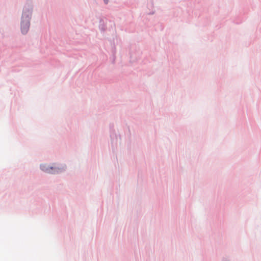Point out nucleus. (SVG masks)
<instances>
[{
	"instance_id": "obj_1",
	"label": "nucleus",
	"mask_w": 261,
	"mask_h": 261,
	"mask_svg": "<svg viewBox=\"0 0 261 261\" xmlns=\"http://www.w3.org/2000/svg\"><path fill=\"white\" fill-rule=\"evenodd\" d=\"M26 20H23L21 23V32L23 34H25L29 30L30 27V23L29 21V16H26Z\"/></svg>"
},
{
	"instance_id": "obj_2",
	"label": "nucleus",
	"mask_w": 261,
	"mask_h": 261,
	"mask_svg": "<svg viewBox=\"0 0 261 261\" xmlns=\"http://www.w3.org/2000/svg\"><path fill=\"white\" fill-rule=\"evenodd\" d=\"M41 169L45 172H47L48 173H51L50 171V170H51L52 168H50V169H49L48 167H47L46 165H42L41 166Z\"/></svg>"
},
{
	"instance_id": "obj_3",
	"label": "nucleus",
	"mask_w": 261,
	"mask_h": 261,
	"mask_svg": "<svg viewBox=\"0 0 261 261\" xmlns=\"http://www.w3.org/2000/svg\"><path fill=\"white\" fill-rule=\"evenodd\" d=\"M103 1H104V2H105V4H108V0H103Z\"/></svg>"
},
{
	"instance_id": "obj_4",
	"label": "nucleus",
	"mask_w": 261,
	"mask_h": 261,
	"mask_svg": "<svg viewBox=\"0 0 261 261\" xmlns=\"http://www.w3.org/2000/svg\"><path fill=\"white\" fill-rule=\"evenodd\" d=\"M25 16V15L24 13H23V15H22V18L24 19Z\"/></svg>"
}]
</instances>
